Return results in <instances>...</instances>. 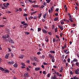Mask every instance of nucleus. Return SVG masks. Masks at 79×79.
<instances>
[{"mask_svg": "<svg viewBox=\"0 0 79 79\" xmlns=\"http://www.w3.org/2000/svg\"><path fill=\"white\" fill-rule=\"evenodd\" d=\"M10 35H6L2 36V38L3 39H4L5 40L7 38H10Z\"/></svg>", "mask_w": 79, "mask_h": 79, "instance_id": "1", "label": "nucleus"}, {"mask_svg": "<svg viewBox=\"0 0 79 79\" xmlns=\"http://www.w3.org/2000/svg\"><path fill=\"white\" fill-rule=\"evenodd\" d=\"M8 40L9 42H10V44H14V41L12 39H11V38H8Z\"/></svg>", "mask_w": 79, "mask_h": 79, "instance_id": "2", "label": "nucleus"}, {"mask_svg": "<svg viewBox=\"0 0 79 79\" xmlns=\"http://www.w3.org/2000/svg\"><path fill=\"white\" fill-rule=\"evenodd\" d=\"M75 73L76 74H79V69L78 68L75 71Z\"/></svg>", "mask_w": 79, "mask_h": 79, "instance_id": "3", "label": "nucleus"}, {"mask_svg": "<svg viewBox=\"0 0 79 79\" xmlns=\"http://www.w3.org/2000/svg\"><path fill=\"white\" fill-rule=\"evenodd\" d=\"M24 77H29V74H28V73H26L25 74H24Z\"/></svg>", "mask_w": 79, "mask_h": 79, "instance_id": "4", "label": "nucleus"}, {"mask_svg": "<svg viewBox=\"0 0 79 79\" xmlns=\"http://www.w3.org/2000/svg\"><path fill=\"white\" fill-rule=\"evenodd\" d=\"M8 63L9 64H13L15 63V62L14 61H9L8 62Z\"/></svg>", "mask_w": 79, "mask_h": 79, "instance_id": "5", "label": "nucleus"}, {"mask_svg": "<svg viewBox=\"0 0 79 79\" xmlns=\"http://www.w3.org/2000/svg\"><path fill=\"white\" fill-rule=\"evenodd\" d=\"M9 55H10V54L9 53H7V54L6 56H5V58H6V59H8V58H9Z\"/></svg>", "mask_w": 79, "mask_h": 79, "instance_id": "6", "label": "nucleus"}, {"mask_svg": "<svg viewBox=\"0 0 79 79\" xmlns=\"http://www.w3.org/2000/svg\"><path fill=\"white\" fill-rule=\"evenodd\" d=\"M42 31L44 34H47V32H48V31L47 30L44 29H42Z\"/></svg>", "mask_w": 79, "mask_h": 79, "instance_id": "7", "label": "nucleus"}, {"mask_svg": "<svg viewBox=\"0 0 79 79\" xmlns=\"http://www.w3.org/2000/svg\"><path fill=\"white\" fill-rule=\"evenodd\" d=\"M56 75H54L53 77L52 76L51 77V79H56Z\"/></svg>", "mask_w": 79, "mask_h": 79, "instance_id": "8", "label": "nucleus"}, {"mask_svg": "<svg viewBox=\"0 0 79 79\" xmlns=\"http://www.w3.org/2000/svg\"><path fill=\"white\" fill-rule=\"evenodd\" d=\"M39 70H40V68L39 67H37L35 69V71H39Z\"/></svg>", "mask_w": 79, "mask_h": 79, "instance_id": "9", "label": "nucleus"}, {"mask_svg": "<svg viewBox=\"0 0 79 79\" xmlns=\"http://www.w3.org/2000/svg\"><path fill=\"white\" fill-rule=\"evenodd\" d=\"M13 66L15 67V68H16L18 67V64L17 63H15V64H14Z\"/></svg>", "mask_w": 79, "mask_h": 79, "instance_id": "10", "label": "nucleus"}, {"mask_svg": "<svg viewBox=\"0 0 79 79\" xmlns=\"http://www.w3.org/2000/svg\"><path fill=\"white\" fill-rule=\"evenodd\" d=\"M61 48L62 50H64L65 48H66V44H64V46L62 47Z\"/></svg>", "mask_w": 79, "mask_h": 79, "instance_id": "11", "label": "nucleus"}, {"mask_svg": "<svg viewBox=\"0 0 79 79\" xmlns=\"http://www.w3.org/2000/svg\"><path fill=\"white\" fill-rule=\"evenodd\" d=\"M48 56H49V57L50 58V59H52L53 58H54V57H53V56H52V55L51 54H48Z\"/></svg>", "mask_w": 79, "mask_h": 79, "instance_id": "12", "label": "nucleus"}, {"mask_svg": "<svg viewBox=\"0 0 79 79\" xmlns=\"http://www.w3.org/2000/svg\"><path fill=\"white\" fill-rule=\"evenodd\" d=\"M47 14L45 13L44 14L43 18H44V19H46V17H47Z\"/></svg>", "mask_w": 79, "mask_h": 79, "instance_id": "13", "label": "nucleus"}, {"mask_svg": "<svg viewBox=\"0 0 79 79\" xmlns=\"http://www.w3.org/2000/svg\"><path fill=\"white\" fill-rule=\"evenodd\" d=\"M39 6L38 5H35L33 6V7H34V8H39Z\"/></svg>", "mask_w": 79, "mask_h": 79, "instance_id": "14", "label": "nucleus"}, {"mask_svg": "<svg viewBox=\"0 0 79 79\" xmlns=\"http://www.w3.org/2000/svg\"><path fill=\"white\" fill-rule=\"evenodd\" d=\"M37 12V11H36L35 12H32L31 13V15H33L34 14H35V13H36Z\"/></svg>", "mask_w": 79, "mask_h": 79, "instance_id": "15", "label": "nucleus"}, {"mask_svg": "<svg viewBox=\"0 0 79 79\" xmlns=\"http://www.w3.org/2000/svg\"><path fill=\"white\" fill-rule=\"evenodd\" d=\"M0 70L2 71H5V69L2 67H0Z\"/></svg>", "mask_w": 79, "mask_h": 79, "instance_id": "16", "label": "nucleus"}, {"mask_svg": "<svg viewBox=\"0 0 79 79\" xmlns=\"http://www.w3.org/2000/svg\"><path fill=\"white\" fill-rule=\"evenodd\" d=\"M73 61L74 62H77V61H78V60L76 58H74Z\"/></svg>", "mask_w": 79, "mask_h": 79, "instance_id": "17", "label": "nucleus"}, {"mask_svg": "<svg viewBox=\"0 0 79 79\" xmlns=\"http://www.w3.org/2000/svg\"><path fill=\"white\" fill-rule=\"evenodd\" d=\"M34 60L35 61L37 62L38 61V60H37V58L36 57H34Z\"/></svg>", "mask_w": 79, "mask_h": 79, "instance_id": "18", "label": "nucleus"}, {"mask_svg": "<svg viewBox=\"0 0 79 79\" xmlns=\"http://www.w3.org/2000/svg\"><path fill=\"white\" fill-rule=\"evenodd\" d=\"M46 2H47V3H49L50 2H51V0H46Z\"/></svg>", "mask_w": 79, "mask_h": 79, "instance_id": "19", "label": "nucleus"}, {"mask_svg": "<svg viewBox=\"0 0 79 79\" xmlns=\"http://www.w3.org/2000/svg\"><path fill=\"white\" fill-rule=\"evenodd\" d=\"M58 18L57 17V18H55L54 19V21H58Z\"/></svg>", "mask_w": 79, "mask_h": 79, "instance_id": "20", "label": "nucleus"}, {"mask_svg": "<svg viewBox=\"0 0 79 79\" xmlns=\"http://www.w3.org/2000/svg\"><path fill=\"white\" fill-rule=\"evenodd\" d=\"M41 16H42V13H40V14H39V15H38L39 19H40Z\"/></svg>", "mask_w": 79, "mask_h": 79, "instance_id": "21", "label": "nucleus"}, {"mask_svg": "<svg viewBox=\"0 0 79 79\" xmlns=\"http://www.w3.org/2000/svg\"><path fill=\"white\" fill-rule=\"evenodd\" d=\"M6 32L7 33V34H10V30L8 29L6 30Z\"/></svg>", "mask_w": 79, "mask_h": 79, "instance_id": "22", "label": "nucleus"}, {"mask_svg": "<svg viewBox=\"0 0 79 79\" xmlns=\"http://www.w3.org/2000/svg\"><path fill=\"white\" fill-rule=\"evenodd\" d=\"M68 15L69 16V18H72V16L71 15V14L69 13H68Z\"/></svg>", "mask_w": 79, "mask_h": 79, "instance_id": "23", "label": "nucleus"}, {"mask_svg": "<svg viewBox=\"0 0 79 79\" xmlns=\"http://www.w3.org/2000/svg\"><path fill=\"white\" fill-rule=\"evenodd\" d=\"M75 64L77 66H79V62H77L75 63Z\"/></svg>", "mask_w": 79, "mask_h": 79, "instance_id": "24", "label": "nucleus"}, {"mask_svg": "<svg viewBox=\"0 0 79 79\" xmlns=\"http://www.w3.org/2000/svg\"><path fill=\"white\" fill-rule=\"evenodd\" d=\"M24 33L25 34H26V35H29L30 34L29 32L27 31L25 32Z\"/></svg>", "mask_w": 79, "mask_h": 79, "instance_id": "25", "label": "nucleus"}, {"mask_svg": "<svg viewBox=\"0 0 79 79\" xmlns=\"http://www.w3.org/2000/svg\"><path fill=\"white\" fill-rule=\"evenodd\" d=\"M72 19H73V18H72V17H71L69 19V20H70L71 23H73V20H72Z\"/></svg>", "mask_w": 79, "mask_h": 79, "instance_id": "26", "label": "nucleus"}, {"mask_svg": "<svg viewBox=\"0 0 79 79\" xmlns=\"http://www.w3.org/2000/svg\"><path fill=\"white\" fill-rule=\"evenodd\" d=\"M63 26L61 25V27L60 28V29L61 31H63Z\"/></svg>", "mask_w": 79, "mask_h": 79, "instance_id": "27", "label": "nucleus"}, {"mask_svg": "<svg viewBox=\"0 0 79 79\" xmlns=\"http://www.w3.org/2000/svg\"><path fill=\"white\" fill-rule=\"evenodd\" d=\"M52 61L53 63H55V59H54V57L52 58Z\"/></svg>", "mask_w": 79, "mask_h": 79, "instance_id": "28", "label": "nucleus"}, {"mask_svg": "<svg viewBox=\"0 0 79 79\" xmlns=\"http://www.w3.org/2000/svg\"><path fill=\"white\" fill-rule=\"evenodd\" d=\"M47 3H46L45 2H44L43 3V5H44V6H45L47 5Z\"/></svg>", "mask_w": 79, "mask_h": 79, "instance_id": "29", "label": "nucleus"}, {"mask_svg": "<svg viewBox=\"0 0 79 79\" xmlns=\"http://www.w3.org/2000/svg\"><path fill=\"white\" fill-rule=\"evenodd\" d=\"M73 79H79V78L75 76L74 77H73Z\"/></svg>", "mask_w": 79, "mask_h": 79, "instance_id": "30", "label": "nucleus"}, {"mask_svg": "<svg viewBox=\"0 0 79 79\" xmlns=\"http://www.w3.org/2000/svg\"><path fill=\"white\" fill-rule=\"evenodd\" d=\"M41 31V28L38 27V32H39V31Z\"/></svg>", "mask_w": 79, "mask_h": 79, "instance_id": "31", "label": "nucleus"}, {"mask_svg": "<svg viewBox=\"0 0 79 79\" xmlns=\"http://www.w3.org/2000/svg\"><path fill=\"white\" fill-rule=\"evenodd\" d=\"M45 40L46 42H48V38H46L45 39Z\"/></svg>", "mask_w": 79, "mask_h": 79, "instance_id": "32", "label": "nucleus"}, {"mask_svg": "<svg viewBox=\"0 0 79 79\" xmlns=\"http://www.w3.org/2000/svg\"><path fill=\"white\" fill-rule=\"evenodd\" d=\"M50 52H51V53H55V51H54L51 50L50 51Z\"/></svg>", "mask_w": 79, "mask_h": 79, "instance_id": "33", "label": "nucleus"}, {"mask_svg": "<svg viewBox=\"0 0 79 79\" xmlns=\"http://www.w3.org/2000/svg\"><path fill=\"white\" fill-rule=\"evenodd\" d=\"M24 56V55H23L22 56H19V58H21L22 59L23 58Z\"/></svg>", "mask_w": 79, "mask_h": 79, "instance_id": "34", "label": "nucleus"}, {"mask_svg": "<svg viewBox=\"0 0 79 79\" xmlns=\"http://www.w3.org/2000/svg\"><path fill=\"white\" fill-rule=\"evenodd\" d=\"M72 67H74L75 66V64L73 63L72 64Z\"/></svg>", "mask_w": 79, "mask_h": 79, "instance_id": "35", "label": "nucleus"}, {"mask_svg": "<svg viewBox=\"0 0 79 79\" xmlns=\"http://www.w3.org/2000/svg\"><path fill=\"white\" fill-rule=\"evenodd\" d=\"M42 44L43 48H45V44H44L42 43Z\"/></svg>", "mask_w": 79, "mask_h": 79, "instance_id": "36", "label": "nucleus"}, {"mask_svg": "<svg viewBox=\"0 0 79 79\" xmlns=\"http://www.w3.org/2000/svg\"><path fill=\"white\" fill-rule=\"evenodd\" d=\"M70 59L69 58H68L67 60V61L68 62V63H70Z\"/></svg>", "mask_w": 79, "mask_h": 79, "instance_id": "37", "label": "nucleus"}, {"mask_svg": "<svg viewBox=\"0 0 79 79\" xmlns=\"http://www.w3.org/2000/svg\"><path fill=\"white\" fill-rule=\"evenodd\" d=\"M58 31V29L57 27H56L55 29V32H56Z\"/></svg>", "mask_w": 79, "mask_h": 79, "instance_id": "38", "label": "nucleus"}, {"mask_svg": "<svg viewBox=\"0 0 79 79\" xmlns=\"http://www.w3.org/2000/svg\"><path fill=\"white\" fill-rule=\"evenodd\" d=\"M5 71H6V73H9L10 72L9 70H8L7 69H6Z\"/></svg>", "mask_w": 79, "mask_h": 79, "instance_id": "39", "label": "nucleus"}, {"mask_svg": "<svg viewBox=\"0 0 79 79\" xmlns=\"http://www.w3.org/2000/svg\"><path fill=\"white\" fill-rule=\"evenodd\" d=\"M23 16H28V15L27 14H24L23 15Z\"/></svg>", "mask_w": 79, "mask_h": 79, "instance_id": "40", "label": "nucleus"}, {"mask_svg": "<svg viewBox=\"0 0 79 79\" xmlns=\"http://www.w3.org/2000/svg\"><path fill=\"white\" fill-rule=\"evenodd\" d=\"M53 8H54V6H52L51 9V11H53Z\"/></svg>", "mask_w": 79, "mask_h": 79, "instance_id": "41", "label": "nucleus"}, {"mask_svg": "<svg viewBox=\"0 0 79 79\" xmlns=\"http://www.w3.org/2000/svg\"><path fill=\"white\" fill-rule=\"evenodd\" d=\"M45 56L44 55H43L42 56V58L43 59H44L45 58Z\"/></svg>", "mask_w": 79, "mask_h": 79, "instance_id": "42", "label": "nucleus"}, {"mask_svg": "<svg viewBox=\"0 0 79 79\" xmlns=\"http://www.w3.org/2000/svg\"><path fill=\"white\" fill-rule=\"evenodd\" d=\"M70 74H71V75H73V72L71 70H70Z\"/></svg>", "mask_w": 79, "mask_h": 79, "instance_id": "43", "label": "nucleus"}, {"mask_svg": "<svg viewBox=\"0 0 79 79\" xmlns=\"http://www.w3.org/2000/svg\"><path fill=\"white\" fill-rule=\"evenodd\" d=\"M41 54V52H38L37 53V55H40Z\"/></svg>", "mask_w": 79, "mask_h": 79, "instance_id": "44", "label": "nucleus"}, {"mask_svg": "<svg viewBox=\"0 0 79 79\" xmlns=\"http://www.w3.org/2000/svg\"><path fill=\"white\" fill-rule=\"evenodd\" d=\"M68 51V49H65L64 50V53H66V52Z\"/></svg>", "mask_w": 79, "mask_h": 79, "instance_id": "45", "label": "nucleus"}, {"mask_svg": "<svg viewBox=\"0 0 79 79\" xmlns=\"http://www.w3.org/2000/svg\"><path fill=\"white\" fill-rule=\"evenodd\" d=\"M59 10V8H56L55 10L56 11H58Z\"/></svg>", "mask_w": 79, "mask_h": 79, "instance_id": "46", "label": "nucleus"}, {"mask_svg": "<svg viewBox=\"0 0 79 79\" xmlns=\"http://www.w3.org/2000/svg\"><path fill=\"white\" fill-rule=\"evenodd\" d=\"M44 7H45V6L44 5H42L41 6L40 8L42 9V8H44Z\"/></svg>", "mask_w": 79, "mask_h": 79, "instance_id": "47", "label": "nucleus"}, {"mask_svg": "<svg viewBox=\"0 0 79 79\" xmlns=\"http://www.w3.org/2000/svg\"><path fill=\"white\" fill-rule=\"evenodd\" d=\"M37 18V16H35L34 17V19H36Z\"/></svg>", "mask_w": 79, "mask_h": 79, "instance_id": "48", "label": "nucleus"}, {"mask_svg": "<svg viewBox=\"0 0 79 79\" xmlns=\"http://www.w3.org/2000/svg\"><path fill=\"white\" fill-rule=\"evenodd\" d=\"M50 73H48V74L47 77H50Z\"/></svg>", "mask_w": 79, "mask_h": 79, "instance_id": "49", "label": "nucleus"}, {"mask_svg": "<svg viewBox=\"0 0 79 79\" xmlns=\"http://www.w3.org/2000/svg\"><path fill=\"white\" fill-rule=\"evenodd\" d=\"M43 64H44V65H48V64L45 62H44Z\"/></svg>", "mask_w": 79, "mask_h": 79, "instance_id": "50", "label": "nucleus"}, {"mask_svg": "<svg viewBox=\"0 0 79 79\" xmlns=\"http://www.w3.org/2000/svg\"><path fill=\"white\" fill-rule=\"evenodd\" d=\"M48 34L49 35H52V33L51 32H48Z\"/></svg>", "mask_w": 79, "mask_h": 79, "instance_id": "51", "label": "nucleus"}, {"mask_svg": "<svg viewBox=\"0 0 79 79\" xmlns=\"http://www.w3.org/2000/svg\"><path fill=\"white\" fill-rule=\"evenodd\" d=\"M3 6V5L2 4H0V8H2Z\"/></svg>", "mask_w": 79, "mask_h": 79, "instance_id": "52", "label": "nucleus"}, {"mask_svg": "<svg viewBox=\"0 0 79 79\" xmlns=\"http://www.w3.org/2000/svg\"><path fill=\"white\" fill-rule=\"evenodd\" d=\"M44 27L45 29H48V28L47 26H44Z\"/></svg>", "mask_w": 79, "mask_h": 79, "instance_id": "53", "label": "nucleus"}, {"mask_svg": "<svg viewBox=\"0 0 79 79\" xmlns=\"http://www.w3.org/2000/svg\"><path fill=\"white\" fill-rule=\"evenodd\" d=\"M27 71H28V72H29L30 71V69H29V68H28V67H27Z\"/></svg>", "mask_w": 79, "mask_h": 79, "instance_id": "54", "label": "nucleus"}, {"mask_svg": "<svg viewBox=\"0 0 79 79\" xmlns=\"http://www.w3.org/2000/svg\"><path fill=\"white\" fill-rule=\"evenodd\" d=\"M25 23V22L24 21L22 22L21 23V24H24Z\"/></svg>", "mask_w": 79, "mask_h": 79, "instance_id": "55", "label": "nucleus"}, {"mask_svg": "<svg viewBox=\"0 0 79 79\" xmlns=\"http://www.w3.org/2000/svg\"><path fill=\"white\" fill-rule=\"evenodd\" d=\"M4 27V25H0V28L1 27Z\"/></svg>", "mask_w": 79, "mask_h": 79, "instance_id": "56", "label": "nucleus"}, {"mask_svg": "<svg viewBox=\"0 0 79 79\" xmlns=\"http://www.w3.org/2000/svg\"><path fill=\"white\" fill-rule=\"evenodd\" d=\"M53 68H55V69H56L57 67H56V66H55V65H54L53 66Z\"/></svg>", "mask_w": 79, "mask_h": 79, "instance_id": "57", "label": "nucleus"}, {"mask_svg": "<svg viewBox=\"0 0 79 79\" xmlns=\"http://www.w3.org/2000/svg\"><path fill=\"white\" fill-rule=\"evenodd\" d=\"M55 15L56 16H57L58 15V13H56L55 14Z\"/></svg>", "mask_w": 79, "mask_h": 79, "instance_id": "58", "label": "nucleus"}, {"mask_svg": "<svg viewBox=\"0 0 79 79\" xmlns=\"http://www.w3.org/2000/svg\"><path fill=\"white\" fill-rule=\"evenodd\" d=\"M54 28H55V25H52V29H54Z\"/></svg>", "mask_w": 79, "mask_h": 79, "instance_id": "59", "label": "nucleus"}, {"mask_svg": "<svg viewBox=\"0 0 79 79\" xmlns=\"http://www.w3.org/2000/svg\"><path fill=\"white\" fill-rule=\"evenodd\" d=\"M56 40H55V39L53 38V42H55Z\"/></svg>", "mask_w": 79, "mask_h": 79, "instance_id": "60", "label": "nucleus"}, {"mask_svg": "<svg viewBox=\"0 0 79 79\" xmlns=\"http://www.w3.org/2000/svg\"><path fill=\"white\" fill-rule=\"evenodd\" d=\"M43 74H46V72H45V71H44L43 72Z\"/></svg>", "mask_w": 79, "mask_h": 79, "instance_id": "61", "label": "nucleus"}, {"mask_svg": "<svg viewBox=\"0 0 79 79\" xmlns=\"http://www.w3.org/2000/svg\"><path fill=\"white\" fill-rule=\"evenodd\" d=\"M22 65V66H25V64H24V63H22L21 64Z\"/></svg>", "mask_w": 79, "mask_h": 79, "instance_id": "62", "label": "nucleus"}, {"mask_svg": "<svg viewBox=\"0 0 79 79\" xmlns=\"http://www.w3.org/2000/svg\"><path fill=\"white\" fill-rule=\"evenodd\" d=\"M19 10L20 11H22V9H21V8H19Z\"/></svg>", "mask_w": 79, "mask_h": 79, "instance_id": "63", "label": "nucleus"}, {"mask_svg": "<svg viewBox=\"0 0 79 79\" xmlns=\"http://www.w3.org/2000/svg\"><path fill=\"white\" fill-rule=\"evenodd\" d=\"M18 11H19V10H18V9H16V11H15V12H18Z\"/></svg>", "mask_w": 79, "mask_h": 79, "instance_id": "64", "label": "nucleus"}]
</instances>
